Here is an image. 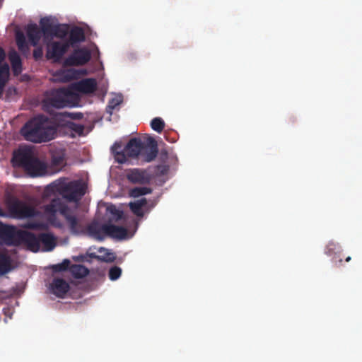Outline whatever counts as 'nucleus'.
<instances>
[{"mask_svg": "<svg viewBox=\"0 0 362 362\" xmlns=\"http://www.w3.org/2000/svg\"><path fill=\"white\" fill-rule=\"evenodd\" d=\"M111 150L119 163H126L127 157L150 163L155 160L158 153L157 141L151 136L132 138L124 149L120 143L116 142Z\"/></svg>", "mask_w": 362, "mask_h": 362, "instance_id": "obj_1", "label": "nucleus"}, {"mask_svg": "<svg viewBox=\"0 0 362 362\" xmlns=\"http://www.w3.org/2000/svg\"><path fill=\"white\" fill-rule=\"evenodd\" d=\"M21 134L26 141L37 144L54 139L57 129L47 116L39 115L23 125Z\"/></svg>", "mask_w": 362, "mask_h": 362, "instance_id": "obj_2", "label": "nucleus"}, {"mask_svg": "<svg viewBox=\"0 0 362 362\" xmlns=\"http://www.w3.org/2000/svg\"><path fill=\"white\" fill-rule=\"evenodd\" d=\"M0 237L8 245H19L23 244L27 247L36 252L40 250L39 235L33 233L18 230L15 226L0 225Z\"/></svg>", "mask_w": 362, "mask_h": 362, "instance_id": "obj_3", "label": "nucleus"}, {"mask_svg": "<svg viewBox=\"0 0 362 362\" xmlns=\"http://www.w3.org/2000/svg\"><path fill=\"white\" fill-rule=\"evenodd\" d=\"M14 167H20L31 177L41 176L45 174L47 166L28 147H23L15 151L12 158Z\"/></svg>", "mask_w": 362, "mask_h": 362, "instance_id": "obj_4", "label": "nucleus"}, {"mask_svg": "<svg viewBox=\"0 0 362 362\" xmlns=\"http://www.w3.org/2000/svg\"><path fill=\"white\" fill-rule=\"evenodd\" d=\"M45 211L51 214L59 212L64 218L69 230L72 234L85 233V228L80 220L74 214L71 209L64 204L60 199H53L51 202L46 205Z\"/></svg>", "mask_w": 362, "mask_h": 362, "instance_id": "obj_5", "label": "nucleus"}, {"mask_svg": "<svg viewBox=\"0 0 362 362\" xmlns=\"http://www.w3.org/2000/svg\"><path fill=\"white\" fill-rule=\"evenodd\" d=\"M47 190L59 192L69 202H78L86 193L84 185L79 181H72L66 184L53 182L47 187Z\"/></svg>", "mask_w": 362, "mask_h": 362, "instance_id": "obj_6", "label": "nucleus"}, {"mask_svg": "<svg viewBox=\"0 0 362 362\" xmlns=\"http://www.w3.org/2000/svg\"><path fill=\"white\" fill-rule=\"evenodd\" d=\"M74 95V90L70 88L54 89L47 94L44 103L52 107L63 108L69 105Z\"/></svg>", "mask_w": 362, "mask_h": 362, "instance_id": "obj_7", "label": "nucleus"}, {"mask_svg": "<svg viewBox=\"0 0 362 362\" xmlns=\"http://www.w3.org/2000/svg\"><path fill=\"white\" fill-rule=\"evenodd\" d=\"M8 211L13 218L18 219L28 218L39 215L38 211L35 207L17 199L10 202Z\"/></svg>", "mask_w": 362, "mask_h": 362, "instance_id": "obj_8", "label": "nucleus"}, {"mask_svg": "<svg viewBox=\"0 0 362 362\" xmlns=\"http://www.w3.org/2000/svg\"><path fill=\"white\" fill-rule=\"evenodd\" d=\"M126 177L132 184L148 185L153 179L151 168H132L126 171Z\"/></svg>", "mask_w": 362, "mask_h": 362, "instance_id": "obj_9", "label": "nucleus"}, {"mask_svg": "<svg viewBox=\"0 0 362 362\" xmlns=\"http://www.w3.org/2000/svg\"><path fill=\"white\" fill-rule=\"evenodd\" d=\"M69 48L66 41H49L47 43L46 57L54 62H59Z\"/></svg>", "mask_w": 362, "mask_h": 362, "instance_id": "obj_10", "label": "nucleus"}, {"mask_svg": "<svg viewBox=\"0 0 362 362\" xmlns=\"http://www.w3.org/2000/svg\"><path fill=\"white\" fill-rule=\"evenodd\" d=\"M91 59V52L86 47L78 48L74 50L64 61L66 66H83Z\"/></svg>", "mask_w": 362, "mask_h": 362, "instance_id": "obj_11", "label": "nucleus"}, {"mask_svg": "<svg viewBox=\"0 0 362 362\" xmlns=\"http://www.w3.org/2000/svg\"><path fill=\"white\" fill-rule=\"evenodd\" d=\"M108 224H101L98 221H93L90 222L85 228V233H86L91 238L102 241L105 239L106 234V227Z\"/></svg>", "mask_w": 362, "mask_h": 362, "instance_id": "obj_12", "label": "nucleus"}, {"mask_svg": "<svg viewBox=\"0 0 362 362\" xmlns=\"http://www.w3.org/2000/svg\"><path fill=\"white\" fill-rule=\"evenodd\" d=\"M129 209L137 217L142 218L145 213H148L154 205L152 204L149 205L146 198H141L129 204Z\"/></svg>", "mask_w": 362, "mask_h": 362, "instance_id": "obj_13", "label": "nucleus"}, {"mask_svg": "<svg viewBox=\"0 0 362 362\" xmlns=\"http://www.w3.org/2000/svg\"><path fill=\"white\" fill-rule=\"evenodd\" d=\"M70 288L69 284L64 279H54L50 284V290L56 296L63 298Z\"/></svg>", "mask_w": 362, "mask_h": 362, "instance_id": "obj_14", "label": "nucleus"}, {"mask_svg": "<svg viewBox=\"0 0 362 362\" xmlns=\"http://www.w3.org/2000/svg\"><path fill=\"white\" fill-rule=\"evenodd\" d=\"M97 82L95 78H86L80 81L74 86V89L81 93L90 94L96 90Z\"/></svg>", "mask_w": 362, "mask_h": 362, "instance_id": "obj_15", "label": "nucleus"}, {"mask_svg": "<svg viewBox=\"0 0 362 362\" xmlns=\"http://www.w3.org/2000/svg\"><path fill=\"white\" fill-rule=\"evenodd\" d=\"M26 33L30 44L35 47L41 38V31L35 23L28 24L26 27Z\"/></svg>", "mask_w": 362, "mask_h": 362, "instance_id": "obj_16", "label": "nucleus"}, {"mask_svg": "<svg viewBox=\"0 0 362 362\" xmlns=\"http://www.w3.org/2000/svg\"><path fill=\"white\" fill-rule=\"evenodd\" d=\"M106 234L113 238L124 239L127 235V230L122 226L108 224L106 227Z\"/></svg>", "mask_w": 362, "mask_h": 362, "instance_id": "obj_17", "label": "nucleus"}, {"mask_svg": "<svg viewBox=\"0 0 362 362\" xmlns=\"http://www.w3.org/2000/svg\"><path fill=\"white\" fill-rule=\"evenodd\" d=\"M8 59L13 74L18 76L22 72V62L19 54L15 50L11 51L8 54Z\"/></svg>", "mask_w": 362, "mask_h": 362, "instance_id": "obj_18", "label": "nucleus"}, {"mask_svg": "<svg viewBox=\"0 0 362 362\" xmlns=\"http://www.w3.org/2000/svg\"><path fill=\"white\" fill-rule=\"evenodd\" d=\"M84 40L85 34L83 30L81 28L76 26L70 30L69 40L67 41L69 43V46H73L74 44L83 42Z\"/></svg>", "mask_w": 362, "mask_h": 362, "instance_id": "obj_19", "label": "nucleus"}, {"mask_svg": "<svg viewBox=\"0 0 362 362\" xmlns=\"http://www.w3.org/2000/svg\"><path fill=\"white\" fill-rule=\"evenodd\" d=\"M40 244L42 243L46 251L52 250L56 246V239L53 235L50 233H40L39 234Z\"/></svg>", "mask_w": 362, "mask_h": 362, "instance_id": "obj_20", "label": "nucleus"}, {"mask_svg": "<svg viewBox=\"0 0 362 362\" xmlns=\"http://www.w3.org/2000/svg\"><path fill=\"white\" fill-rule=\"evenodd\" d=\"M40 25L41 33H43L45 38H47L49 35H52L56 25H54L49 18L45 17L40 21Z\"/></svg>", "mask_w": 362, "mask_h": 362, "instance_id": "obj_21", "label": "nucleus"}, {"mask_svg": "<svg viewBox=\"0 0 362 362\" xmlns=\"http://www.w3.org/2000/svg\"><path fill=\"white\" fill-rule=\"evenodd\" d=\"M55 76L61 82H69L76 78V71L72 69L60 70Z\"/></svg>", "mask_w": 362, "mask_h": 362, "instance_id": "obj_22", "label": "nucleus"}, {"mask_svg": "<svg viewBox=\"0 0 362 362\" xmlns=\"http://www.w3.org/2000/svg\"><path fill=\"white\" fill-rule=\"evenodd\" d=\"M69 271L72 276L76 279H81L87 276L89 270L81 264H72L69 267Z\"/></svg>", "mask_w": 362, "mask_h": 362, "instance_id": "obj_23", "label": "nucleus"}, {"mask_svg": "<svg viewBox=\"0 0 362 362\" xmlns=\"http://www.w3.org/2000/svg\"><path fill=\"white\" fill-rule=\"evenodd\" d=\"M11 269V259L4 253H0V273L6 274Z\"/></svg>", "mask_w": 362, "mask_h": 362, "instance_id": "obj_24", "label": "nucleus"}, {"mask_svg": "<svg viewBox=\"0 0 362 362\" xmlns=\"http://www.w3.org/2000/svg\"><path fill=\"white\" fill-rule=\"evenodd\" d=\"M152 189L148 187H136L129 190V195L132 197L137 198L143 195L151 194Z\"/></svg>", "mask_w": 362, "mask_h": 362, "instance_id": "obj_25", "label": "nucleus"}, {"mask_svg": "<svg viewBox=\"0 0 362 362\" xmlns=\"http://www.w3.org/2000/svg\"><path fill=\"white\" fill-rule=\"evenodd\" d=\"M16 45L18 49L22 52H26L28 50V46L26 42L25 37L21 32H18L16 35Z\"/></svg>", "mask_w": 362, "mask_h": 362, "instance_id": "obj_26", "label": "nucleus"}, {"mask_svg": "<svg viewBox=\"0 0 362 362\" xmlns=\"http://www.w3.org/2000/svg\"><path fill=\"white\" fill-rule=\"evenodd\" d=\"M151 168V173L153 175V178L156 177H160L166 175L169 170V167L166 165H157Z\"/></svg>", "mask_w": 362, "mask_h": 362, "instance_id": "obj_27", "label": "nucleus"}, {"mask_svg": "<svg viewBox=\"0 0 362 362\" xmlns=\"http://www.w3.org/2000/svg\"><path fill=\"white\" fill-rule=\"evenodd\" d=\"M151 127L156 132L160 133L165 127V122L160 117H155L151 122Z\"/></svg>", "mask_w": 362, "mask_h": 362, "instance_id": "obj_28", "label": "nucleus"}, {"mask_svg": "<svg viewBox=\"0 0 362 362\" xmlns=\"http://www.w3.org/2000/svg\"><path fill=\"white\" fill-rule=\"evenodd\" d=\"M9 66L7 64H4L0 66V82L4 84L8 81L9 78Z\"/></svg>", "mask_w": 362, "mask_h": 362, "instance_id": "obj_29", "label": "nucleus"}, {"mask_svg": "<svg viewBox=\"0 0 362 362\" xmlns=\"http://www.w3.org/2000/svg\"><path fill=\"white\" fill-rule=\"evenodd\" d=\"M68 34L66 28L62 27L60 25H56L51 36H54L60 39H64Z\"/></svg>", "mask_w": 362, "mask_h": 362, "instance_id": "obj_30", "label": "nucleus"}, {"mask_svg": "<svg viewBox=\"0 0 362 362\" xmlns=\"http://www.w3.org/2000/svg\"><path fill=\"white\" fill-rule=\"evenodd\" d=\"M122 102V99L120 96H116L112 98L107 106V111L112 114L113 110L116 108L118 105H119Z\"/></svg>", "mask_w": 362, "mask_h": 362, "instance_id": "obj_31", "label": "nucleus"}, {"mask_svg": "<svg viewBox=\"0 0 362 362\" xmlns=\"http://www.w3.org/2000/svg\"><path fill=\"white\" fill-rule=\"evenodd\" d=\"M122 274V269L117 266L111 267L108 272V277L111 281H115L118 279Z\"/></svg>", "mask_w": 362, "mask_h": 362, "instance_id": "obj_32", "label": "nucleus"}, {"mask_svg": "<svg viewBox=\"0 0 362 362\" xmlns=\"http://www.w3.org/2000/svg\"><path fill=\"white\" fill-rule=\"evenodd\" d=\"M69 265L70 261L66 259L62 263L53 265L52 269L55 272H64L69 269Z\"/></svg>", "mask_w": 362, "mask_h": 362, "instance_id": "obj_33", "label": "nucleus"}, {"mask_svg": "<svg viewBox=\"0 0 362 362\" xmlns=\"http://www.w3.org/2000/svg\"><path fill=\"white\" fill-rule=\"evenodd\" d=\"M69 128L78 135H83L84 131V126L81 124H77L75 122H69L68 124Z\"/></svg>", "mask_w": 362, "mask_h": 362, "instance_id": "obj_34", "label": "nucleus"}, {"mask_svg": "<svg viewBox=\"0 0 362 362\" xmlns=\"http://www.w3.org/2000/svg\"><path fill=\"white\" fill-rule=\"evenodd\" d=\"M107 211L115 217L116 221H119L123 217V211L117 209L115 206L108 207Z\"/></svg>", "mask_w": 362, "mask_h": 362, "instance_id": "obj_35", "label": "nucleus"}, {"mask_svg": "<svg viewBox=\"0 0 362 362\" xmlns=\"http://www.w3.org/2000/svg\"><path fill=\"white\" fill-rule=\"evenodd\" d=\"M24 227L28 229H44L45 225L40 222H29L26 223Z\"/></svg>", "mask_w": 362, "mask_h": 362, "instance_id": "obj_36", "label": "nucleus"}, {"mask_svg": "<svg viewBox=\"0 0 362 362\" xmlns=\"http://www.w3.org/2000/svg\"><path fill=\"white\" fill-rule=\"evenodd\" d=\"M90 257L95 259L97 260L105 262H111L114 261V257H107L105 256H100L96 255L95 253H90L89 255Z\"/></svg>", "mask_w": 362, "mask_h": 362, "instance_id": "obj_37", "label": "nucleus"}, {"mask_svg": "<svg viewBox=\"0 0 362 362\" xmlns=\"http://www.w3.org/2000/svg\"><path fill=\"white\" fill-rule=\"evenodd\" d=\"M337 248H339V246L338 245L334 243H329L326 247L325 253L327 255L331 256L334 253V250H337Z\"/></svg>", "mask_w": 362, "mask_h": 362, "instance_id": "obj_38", "label": "nucleus"}, {"mask_svg": "<svg viewBox=\"0 0 362 362\" xmlns=\"http://www.w3.org/2000/svg\"><path fill=\"white\" fill-rule=\"evenodd\" d=\"M42 54H43V52H42V48H37L33 51V57L35 59H40L42 57Z\"/></svg>", "mask_w": 362, "mask_h": 362, "instance_id": "obj_39", "label": "nucleus"}, {"mask_svg": "<svg viewBox=\"0 0 362 362\" xmlns=\"http://www.w3.org/2000/svg\"><path fill=\"white\" fill-rule=\"evenodd\" d=\"M63 161H64V158L61 156L54 157L53 160H52L53 163L54 165H62Z\"/></svg>", "mask_w": 362, "mask_h": 362, "instance_id": "obj_40", "label": "nucleus"}, {"mask_svg": "<svg viewBox=\"0 0 362 362\" xmlns=\"http://www.w3.org/2000/svg\"><path fill=\"white\" fill-rule=\"evenodd\" d=\"M6 54L3 48L0 47V63L5 59Z\"/></svg>", "mask_w": 362, "mask_h": 362, "instance_id": "obj_41", "label": "nucleus"}, {"mask_svg": "<svg viewBox=\"0 0 362 362\" xmlns=\"http://www.w3.org/2000/svg\"><path fill=\"white\" fill-rule=\"evenodd\" d=\"M6 84L0 82V98H1Z\"/></svg>", "mask_w": 362, "mask_h": 362, "instance_id": "obj_42", "label": "nucleus"}, {"mask_svg": "<svg viewBox=\"0 0 362 362\" xmlns=\"http://www.w3.org/2000/svg\"><path fill=\"white\" fill-rule=\"evenodd\" d=\"M82 117H83V115L81 113H76V114H74V118L80 119V118H82Z\"/></svg>", "mask_w": 362, "mask_h": 362, "instance_id": "obj_43", "label": "nucleus"}, {"mask_svg": "<svg viewBox=\"0 0 362 362\" xmlns=\"http://www.w3.org/2000/svg\"><path fill=\"white\" fill-rule=\"evenodd\" d=\"M351 259V257L350 256H349V257H347L346 258V259H345V260H346V262H349Z\"/></svg>", "mask_w": 362, "mask_h": 362, "instance_id": "obj_44", "label": "nucleus"}, {"mask_svg": "<svg viewBox=\"0 0 362 362\" xmlns=\"http://www.w3.org/2000/svg\"><path fill=\"white\" fill-rule=\"evenodd\" d=\"M339 264H342V259H339Z\"/></svg>", "mask_w": 362, "mask_h": 362, "instance_id": "obj_45", "label": "nucleus"}, {"mask_svg": "<svg viewBox=\"0 0 362 362\" xmlns=\"http://www.w3.org/2000/svg\"><path fill=\"white\" fill-rule=\"evenodd\" d=\"M102 250H104V248L103 247H100V249L99 250L100 252H101Z\"/></svg>", "mask_w": 362, "mask_h": 362, "instance_id": "obj_46", "label": "nucleus"}]
</instances>
